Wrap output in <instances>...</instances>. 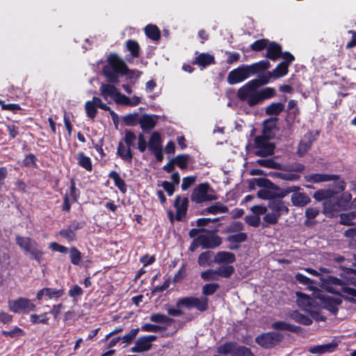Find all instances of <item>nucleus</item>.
I'll return each instance as SVG.
<instances>
[{"label": "nucleus", "mask_w": 356, "mask_h": 356, "mask_svg": "<svg viewBox=\"0 0 356 356\" xmlns=\"http://www.w3.org/2000/svg\"><path fill=\"white\" fill-rule=\"evenodd\" d=\"M335 306L342 302V298L353 301L356 297V270L335 266Z\"/></svg>", "instance_id": "obj_1"}, {"label": "nucleus", "mask_w": 356, "mask_h": 356, "mask_svg": "<svg viewBox=\"0 0 356 356\" xmlns=\"http://www.w3.org/2000/svg\"><path fill=\"white\" fill-rule=\"evenodd\" d=\"M296 296L298 305L311 314L316 312V306L327 308L331 312L334 309L332 298L326 296L321 291L316 292L314 298L300 292H297Z\"/></svg>", "instance_id": "obj_2"}, {"label": "nucleus", "mask_w": 356, "mask_h": 356, "mask_svg": "<svg viewBox=\"0 0 356 356\" xmlns=\"http://www.w3.org/2000/svg\"><path fill=\"white\" fill-rule=\"evenodd\" d=\"M258 81H250L238 90V97L250 106L259 104Z\"/></svg>", "instance_id": "obj_3"}, {"label": "nucleus", "mask_w": 356, "mask_h": 356, "mask_svg": "<svg viewBox=\"0 0 356 356\" xmlns=\"http://www.w3.org/2000/svg\"><path fill=\"white\" fill-rule=\"evenodd\" d=\"M314 197L323 202V213L327 217L334 216V191L331 189L319 190L316 191Z\"/></svg>", "instance_id": "obj_4"}, {"label": "nucleus", "mask_w": 356, "mask_h": 356, "mask_svg": "<svg viewBox=\"0 0 356 356\" xmlns=\"http://www.w3.org/2000/svg\"><path fill=\"white\" fill-rule=\"evenodd\" d=\"M217 199L214 191L208 184L197 186L191 195V200L196 203L212 201Z\"/></svg>", "instance_id": "obj_5"}, {"label": "nucleus", "mask_w": 356, "mask_h": 356, "mask_svg": "<svg viewBox=\"0 0 356 356\" xmlns=\"http://www.w3.org/2000/svg\"><path fill=\"white\" fill-rule=\"evenodd\" d=\"M16 241L24 251L31 255L36 260H40L42 251L38 248L37 243L28 237L17 236Z\"/></svg>", "instance_id": "obj_6"}, {"label": "nucleus", "mask_w": 356, "mask_h": 356, "mask_svg": "<svg viewBox=\"0 0 356 356\" xmlns=\"http://www.w3.org/2000/svg\"><path fill=\"white\" fill-rule=\"evenodd\" d=\"M10 311L19 314H28L35 309V305L31 300L19 298L8 302Z\"/></svg>", "instance_id": "obj_7"}, {"label": "nucleus", "mask_w": 356, "mask_h": 356, "mask_svg": "<svg viewBox=\"0 0 356 356\" xmlns=\"http://www.w3.org/2000/svg\"><path fill=\"white\" fill-rule=\"evenodd\" d=\"M252 74L248 65H241L231 71L227 76V82L234 85L248 79Z\"/></svg>", "instance_id": "obj_8"}, {"label": "nucleus", "mask_w": 356, "mask_h": 356, "mask_svg": "<svg viewBox=\"0 0 356 356\" xmlns=\"http://www.w3.org/2000/svg\"><path fill=\"white\" fill-rule=\"evenodd\" d=\"M282 339V335L277 332L263 334L256 338L258 344L264 348H269L278 343Z\"/></svg>", "instance_id": "obj_9"}, {"label": "nucleus", "mask_w": 356, "mask_h": 356, "mask_svg": "<svg viewBox=\"0 0 356 356\" xmlns=\"http://www.w3.org/2000/svg\"><path fill=\"white\" fill-rule=\"evenodd\" d=\"M195 241L197 245H202L204 248H213L221 244V238L211 233L199 235Z\"/></svg>", "instance_id": "obj_10"}, {"label": "nucleus", "mask_w": 356, "mask_h": 356, "mask_svg": "<svg viewBox=\"0 0 356 356\" xmlns=\"http://www.w3.org/2000/svg\"><path fill=\"white\" fill-rule=\"evenodd\" d=\"M282 58L284 61L280 63L277 67L272 71L273 78L277 79L286 75L288 72V67L290 63L294 60V57L292 54L288 52L282 54Z\"/></svg>", "instance_id": "obj_11"}, {"label": "nucleus", "mask_w": 356, "mask_h": 356, "mask_svg": "<svg viewBox=\"0 0 356 356\" xmlns=\"http://www.w3.org/2000/svg\"><path fill=\"white\" fill-rule=\"evenodd\" d=\"M155 335H147L139 337L135 342V346L131 348L132 353H142L149 350L152 342L156 339Z\"/></svg>", "instance_id": "obj_12"}, {"label": "nucleus", "mask_w": 356, "mask_h": 356, "mask_svg": "<svg viewBox=\"0 0 356 356\" xmlns=\"http://www.w3.org/2000/svg\"><path fill=\"white\" fill-rule=\"evenodd\" d=\"M188 206V199L186 197L177 196L174 207L176 209L175 219L177 220H182L185 217Z\"/></svg>", "instance_id": "obj_13"}, {"label": "nucleus", "mask_w": 356, "mask_h": 356, "mask_svg": "<svg viewBox=\"0 0 356 356\" xmlns=\"http://www.w3.org/2000/svg\"><path fill=\"white\" fill-rule=\"evenodd\" d=\"M257 181V184L259 186L264 187L263 188L260 189L257 195L259 198L264 199V200H272L273 199V193L269 191L268 187L273 186V184L268 181L266 179H255Z\"/></svg>", "instance_id": "obj_14"}, {"label": "nucleus", "mask_w": 356, "mask_h": 356, "mask_svg": "<svg viewBox=\"0 0 356 356\" xmlns=\"http://www.w3.org/2000/svg\"><path fill=\"white\" fill-rule=\"evenodd\" d=\"M99 91L103 98L108 103H111L115 99L119 92L115 86L107 83H102L100 86Z\"/></svg>", "instance_id": "obj_15"}, {"label": "nucleus", "mask_w": 356, "mask_h": 356, "mask_svg": "<svg viewBox=\"0 0 356 356\" xmlns=\"http://www.w3.org/2000/svg\"><path fill=\"white\" fill-rule=\"evenodd\" d=\"M63 295V291L61 289H54L51 288H44L37 293L36 298L40 300L44 297L47 299L58 298Z\"/></svg>", "instance_id": "obj_16"}, {"label": "nucleus", "mask_w": 356, "mask_h": 356, "mask_svg": "<svg viewBox=\"0 0 356 356\" xmlns=\"http://www.w3.org/2000/svg\"><path fill=\"white\" fill-rule=\"evenodd\" d=\"M235 255L229 252H218L214 257V262L218 264L229 265L235 261Z\"/></svg>", "instance_id": "obj_17"}, {"label": "nucleus", "mask_w": 356, "mask_h": 356, "mask_svg": "<svg viewBox=\"0 0 356 356\" xmlns=\"http://www.w3.org/2000/svg\"><path fill=\"white\" fill-rule=\"evenodd\" d=\"M268 207L272 212L278 213L279 216L288 212V208L284 202L277 199H272L269 201Z\"/></svg>", "instance_id": "obj_18"}, {"label": "nucleus", "mask_w": 356, "mask_h": 356, "mask_svg": "<svg viewBox=\"0 0 356 356\" xmlns=\"http://www.w3.org/2000/svg\"><path fill=\"white\" fill-rule=\"evenodd\" d=\"M334 350V344L332 343L316 345L310 346L308 348V351L314 355H323L327 353H331Z\"/></svg>", "instance_id": "obj_19"}, {"label": "nucleus", "mask_w": 356, "mask_h": 356, "mask_svg": "<svg viewBox=\"0 0 356 356\" xmlns=\"http://www.w3.org/2000/svg\"><path fill=\"white\" fill-rule=\"evenodd\" d=\"M108 61L115 72L124 73L127 70V67L123 60L115 55H111L108 57Z\"/></svg>", "instance_id": "obj_20"}, {"label": "nucleus", "mask_w": 356, "mask_h": 356, "mask_svg": "<svg viewBox=\"0 0 356 356\" xmlns=\"http://www.w3.org/2000/svg\"><path fill=\"white\" fill-rule=\"evenodd\" d=\"M161 135L158 132H153L148 140V148L151 152L162 148Z\"/></svg>", "instance_id": "obj_21"}, {"label": "nucleus", "mask_w": 356, "mask_h": 356, "mask_svg": "<svg viewBox=\"0 0 356 356\" xmlns=\"http://www.w3.org/2000/svg\"><path fill=\"white\" fill-rule=\"evenodd\" d=\"M139 123L143 130H149L155 127L156 118L153 115H144L140 118Z\"/></svg>", "instance_id": "obj_22"}, {"label": "nucleus", "mask_w": 356, "mask_h": 356, "mask_svg": "<svg viewBox=\"0 0 356 356\" xmlns=\"http://www.w3.org/2000/svg\"><path fill=\"white\" fill-rule=\"evenodd\" d=\"M291 202L294 206L304 207L309 203L310 198L304 193H295L291 195Z\"/></svg>", "instance_id": "obj_23"}, {"label": "nucleus", "mask_w": 356, "mask_h": 356, "mask_svg": "<svg viewBox=\"0 0 356 356\" xmlns=\"http://www.w3.org/2000/svg\"><path fill=\"white\" fill-rule=\"evenodd\" d=\"M75 159L78 164L88 171H91L92 165L90 157L86 156L83 152H79L75 155Z\"/></svg>", "instance_id": "obj_24"}, {"label": "nucleus", "mask_w": 356, "mask_h": 356, "mask_svg": "<svg viewBox=\"0 0 356 356\" xmlns=\"http://www.w3.org/2000/svg\"><path fill=\"white\" fill-rule=\"evenodd\" d=\"M281 47L275 43L270 42L267 46V57L271 60H276L281 56Z\"/></svg>", "instance_id": "obj_25"}, {"label": "nucleus", "mask_w": 356, "mask_h": 356, "mask_svg": "<svg viewBox=\"0 0 356 356\" xmlns=\"http://www.w3.org/2000/svg\"><path fill=\"white\" fill-rule=\"evenodd\" d=\"M312 135L309 133L305 135L303 138L300 140L298 152L300 155H303L310 147L312 143Z\"/></svg>", "instance_id": "obj_26"}, {"label": "nucleus", "mask_w": 356, "mask_h": 356, "mask_svg": "<svg viewBox=\"0 0 356 356\" xmlns=\"http://www.w3.org/2000/svg\"><path fill=\"white\" fill-rule=\"evenodd\" d=\"M118 154L124 161H131L132 154L131 152V147L127 146L124 144L120 143L118 148Z\"/></svg>", "instance_id": "obj_27"}, {"label": "nucleus", "mask_w": 356, "mask_h": 356, "mask_svg": "<svg viewBox=\"0 0 356 356\" xmlns=\"http://www.w3.org/2000/svg\"><path fill=\"white\" fill-rule=\"evenodd\" d=\"M146 35L152 40L157 41L161 38L160 30L156 25L149 24L145 26Z\"/></svg>", "instance_id": "obj_28"}, {"label": "nucleus", "mask_w": 356, "mask_h": 356, "mask_svg": "<svg viewBox=\"0 0 356 356\" xmlns=\"http://www.w3.org/2000/svg\"><path fill=\"white\" fill-rule=\"evenodd\" d=\"M97 103L95 101V97L90 101H87L85 104L86 115L88 118L93 120L97 112Z\"/></svg>", "instance_id": "obj_29"}, {"label": "nucleus", "mask_w": 356, "mask_h": 356, "mask_svg": "<svg viewBox=\"0 0 356 356\" xmlns=\"http://www.w3.org/2000/svg\"><path fill=\"white\" fill-rule=\"evenodd\" d=\"M109 177L112 179L114 182L115 185L119 188V190L122 192L125 193L127 191V186L124 181V180L120 177L119 174L115 171H112L109 173Z\"/></svg>", "instance_id": "obj_30"}, {"label": "nucleus", "mask_w": 356, "mask_h": 356, "mask_svg": "<svg viewBox=\"0 0 356 356\" xmlns=\"http://www.w3.org/2000/svg\"><path fill=\"white\" fill-rule=\"evenodd\" d=\"M333 178L332 175H328L325 174H312L306 177L308 181L313 183L323 182L332 180Z\"/></svg>", "instance_id": "obj_31"}, {"label": "nucleus", "mask_w": 356, "mask_h": 356, "mask_svg": "<svg viewBox=\"0 0 356 356\" xmlns=\"http://www.w3.org/2000/svg\"><path fill=\"white\" fill-rule=\"evenodd\" d=\"M213 253L210 251H207L202 253L198 257V264L200 266L206 267L211 265Z\"/></svg>", "instance_id": "obj_32"}, {"label": "nucleus", "mask_w": 356, "mask_h": 356, "mask_svg": "<svg viewBox=\"0 0 356 356\" xmlns=\"http://www.w3.org/2000/svg\"><path fill=\"white\" fill-rule=\"evenodd\" d=\"M356 211H353L340 215V222L346 225H351L355 224Z\"/></svg>", "instance_id": "obj_33"}, {"label": "nucleus", "mask_w": 356, "mask_h": 356, "mask_svg": "<svg viewBox=\"0 0 356 356\" xmlns=\"http://www.w3.org/2000/svg\"><path fill=\"white\" fill-rule=\"evenodd\" d=\"M227 207L221 204H219V203H217L216 204H213L208 208H207L205 209V211H204V214H207V213H211V214H218V213H226L227 211Z\"/></svg>", "instance_id": "obj_34"}, {"label": "nucleus", "mask_w": 356, "mask_h": 356, "mask_svg": "<svg viewBox=\"0 0 356 356\" xmlns=\"http://www.w3.org/2000/svg\"><path fill=\"white\" fill-rule=\"evenodd\" d=\"M213 57L208 54H202L196 58L195 63L200 66L205 67L213 61Z\"/></svg>", "instance_id": "obj_35"}, {"label": "nucleus", "mask_w": 356, "mask_h": 356, "mask_svg": "<svg viewBox=\"0 0 356 356\" xmlns=\"http://www.w3.org/2000/svg\"><path fill=\"white\" fill-rule=\"evenodd\" d=\"M252 74L270 67V63L268 60H261L252 65H248Z\"/></svg>", "instance_id": "obj_36"}, {"label": "nucleus", "mask_w": 356, "mask_h": 356, "mask_svg": "<svg viewBox=\"0 0 356 356\" xmlns=\"http://www.w3.org/2000/svg\"><path fill=\"white\" fill-rule=\"evenodd\" d=\"M217 273L219 277H229L234 271L233 266L229 265L223 264L216 269Z\"/></svg>", "instance_id": "obj_37"}, {"label": "nucleus", "mask_w": 356, "mask_h": 356, "mask_svg": "<svg viewBox=\"0 0 356 356\" xmlns=\"http://www.w3.org/2000/svg\"><path fill=\"white\" fill-rule=\"evenodd\" d=\"M257 163L264 167L273 168V169H281V165L276 163L271 159H261L257 161Z\"/></svg>", "instance_id": "obj_38"}, {"label": "nucleus", "mask_w": 356, "mask_h": 356, "mask_svg": "<svg viewBox=\"0 0 356 356\" xmlns=\"http://www.w3.org/2000/svg\"><path fill=\"white\" fill-rule=\"evenodd\" d=\"M259 103L264 99L271 98L275 95V90L273 88H266L261 90H258Z\"/></svg>", "instance_id": "obj_39"}, {"label": "nucleus", "mask_w": 356, "mask_h": 356, "mask_svg": "<svg viewBox=\"0 0 356 356\" xmlns=\"http://www.w3.org/2000/svg\"><path fill=\"white\" fill-rule=\"evenodd\" d=\"M284 108V106L282 103H273L266 108V112L268 115H278Z\"/></svg>", "instance_id": "obj_40"}, {"label": "nucleus", "mask_w": 356, "mask_h": 356, "mask_svg": "<svg viewBox=\"0 0 356 356\" xmlns=\"http://www.w3.org/2000/svg\"><path fill=\"white\" fill-rule=\"evenodd\" d=\"M195 298L193 297H186L179 299L177 302V306L179 308L186 307L187 309H191L194 307Z\"/></svg>", "instance_id": "obj_41"}, {"label": "nucleus", "mask_w": 356, "mask_h": 356, "mask_svg": "<svg viewBox=\"0 0 356 356\" xmlns=\"http://www.w3.org/2000/svg\"><path fill=\"white\" fill-rule=\"evenodd\" d=\"M275 146L270 143H264L261 149L257 152V155L265 156L273 154Z\"/></svg>", "instance_id": "obj_42"}, {"label": "nucleus", "mask_w": 356, "mask_h": 356, "mask_svg": "<svg viewBox=\"0 0 356 356\" xmlns=\"http://www.w3.org/2000/svg\"><path fill=\"white\" fill-rule=\"evenodd\" d=\"M189 161V156L186 154H180L177 156L173 162L177 165L180 169L184 170L186 169L188 166Z\"/></svg>", "instance_id": "obj_43"}, {"label": "nucleus", "mask_w": 356, "mask_h": 356, "mask_svg": "<svg viewBox=\"0 0 356 356\" xmlns=\"http://www.w3.org/2000/svg\"><path fill=\"white\" fill-rule=\"evenodd\" d=\"M236 344L234 343H227L220 346L218 348V353L219 354L227 355L229 354L232 356L234 355V351Z\"/></svg>", "instance_id": "obj_44"}, {"label": "nucleus", "mask_w": 356, "mask_h": 356, "mask_svg": "<svg viewBox=\"0 0 356 356\" xmlns=\"http://www.w3.org/2000/svg\"><path fill=\"white\" fill-rule=\"evenodd\" d=\"M321 286L325 291L330 292V293H334V279L332 277H329L328 278H325L324 277H321Z\"/></svg>", "instance_id": "obj_45"}, {"label": "nucleus", "mask_w": 356, "mask_h": 356, "mask_svg": "<svg viewBox=\"0 0 356 356\" xmlns=\"http://www.w3.org/2000/svg\"><path fill=\"white\" fill-rule=\"evenodd\" d=\"M139 115L137 113L128 114L123 118V122L126 125L134 126L139 122Z\"/></svg>", "instance_id": "obj_46"}, {"label": "nucleus", "mask_w": 356, "mask_h": 356, "mask_svg": "<svg viewBox=\"0 0 356 356\" xmlns=\"http://www.w3.org/2000/svg\"><path fill=\"white\" fill-rule=\"evenodd\" d=\"M127 48L131 52L134 57H138L139 55L140 47L137 42L129 40L127 42Z\"/></svg>", "instance_id": "obj_47"}, {"label": "nucleus", "mask_w": 356, "mask_h": 356, "mask_svg": "<svg viewBox=\"0 0 356 356\" xmlns=\"http://www.w3.org/2000/svg\"><path fill=\"white\" fill-rule=\"evenodd\" d=\"M30 321L32 323H43L47 324L49 321V318L47 317V313H43L42 314H32L30 316Z\"/></svg>", "instance_id": "obj_48"}, {"label": "nucleus", "mask_w": 356, "mask_h": 356, "mask_svg": "<svg viewBox=\"0 0 356 356\" xmlns=\"http://www.w3.org/2000/svg\"><path fill=\"white\" fill-rule=\"evenodd\" d=\"M201 277L204 281L218 280L219 278L216 269V270L209 269V270H207L205 271L202 272Z\"/></svg>", "instance_id": "obj_49"}, {"label": "nucleus", "mask_w": 356, "mask_h": 356, "mask_svg": "<svg viewBox=\"0 0 356 356\" xmlns=\"http://www.w3.org/2000/svg\"><path fill=\"white\" fill-rule=\"evenodd\" d=\"M233 356H253L249 348L236 344Z\"/></svg>", "instance_id": "obj_50"}, {"label": "nucleus", "mask_w": 356, "mask_h": 356, "mask_svg": "<svg viewBox=\"0 0 356 356\" xmlns=\"http://www.w3.org/2000/svg\"><path fill=\"white\" fill-rule=\"evenodd\" d=\"M70 257L71 262L74 265L79 264L81 259V254L76 248H70Z\"/></svg>", "instance_id": "obj_51"}, {"label": "nucleus", "mask_w": 356, "mask_h": 356, "mask_svg": "<svg viewBox=\"0 0 356 356\" xmlns=\"http://www.w3.org/2000/svg\"><path fill=\"white\" fill-rule=\"evenodd\" d=\"M136 139V136L134 132L131 131H126L124 134V140L127 146L129 147H134L135 140Z\"/></svg>", "instance_id": "obj_52"}, {"label": "nucleus", "mask_w": 356, "mask_h": 356, "mask_svg": "<svg viewBox=\"0 0 356 356\" xmlns=\"http://www.w3.org/2000/svg\"><path fill=\"white\" fill-rule=\"evenodd\" d=\"M208 300L207 298H195L194 307L200 311H204L207 309Z\"/></svg>", "instance_id": "obj_53"}, {"label": "nucleus", "mask_w": 356, "mask_h": 356, "mask_svg": "<svg viewBox=\"0 0 356 356\" xmlns=\"http://www.w3.org/2000/svg\"><path fill=\"white\" fill-rule=\"evenodd\" d=\"M247 235L243 232L233 234L228 236V241L234 243H241L246 240Z\"/></svg>", "instance_id": "obj_54"}, {"label": "nucleus", "mask_w": 356, "mask_h": 356, "mask_svg": "<svg viewBox=\"0 0 356 356\" xmlns=\"http://www.w3.org/2000/svg\"><path fill=\"white\" fill-rule=\"evenodd\" d=\"M150 320L159 323H168L170 321V319L168 316L161 314H154L151 315Z\"/></svg>", "instance_id": "obj_55"}, {"label": "nucleus", "mask_w": 356, "mask_h": 356, "mask_svg": "<svg viewBox=\"0 0 356 356\" xmlns=\"http://www.w3.org/2000/svg\"><path fill=\"white\" fill-rule=\"evenodd\" d=\"M292 317L296 321L304 325H310L312 322L311 318L298 312H295Z\"/></svg>", "instance_id": "obj_56"}, {"label": "nucleus", "mask_w": 356, "mask_h": 356, "mask_svg": "<svg viewBox=\"0 0 356 356\" xmlns=\"http://www.w3.org/2000/svg\"><path fill=\"white\" fill-rule=\"evenodd\" d=\"M243 225L238 221H234L228 225L226 228L227 232L235 233L238 232L243 229Z\"/></svg>", "instance_id": "obj_57"}, {"label": "nucleus", "mask_w": 356, "mask_h": 356, "mask_svg": "<svg viewBox=\"0 0 356 356\" xmlns=\"http://www.w3.org/2000/svg\"><path fill=\"white\" fill-rule=\"evenodd\" d=\"M272 327L275 330H293V327L285 322L278 321L272 324Z\"/></svg>", "instance_id": "obj_58"}, {"label": "nucleus", "mask_w": 356, "mask_h": 356, "mask_svg": "<svg viewBox=\"0 0 356 356\" xmlns=\"http://www.w3.org/2000/svg\"><path fill=\"white\" fill-rule=\"evenodd\" d=\"M218 284H207L203 286L202 293L205 296L212 295L218 288Z\"/></svg>", "instance_id": "obj_59"}, {"label": "nucleus", "mask_w": 356, "mask_h": 356, "mask_svg": "<svg viewBox=\"0 0 356 356\" xmlns=\"http://www.w3.org/2000/svg\"><path fill=\"white\" fill-rule=\"evenodd\" d=\"M280 216H279L278 213H274L271 211L270 213H268L265 215L264 220L267 223L275 224L277 222Z\"/></svg>", "instance_id": "obj_60"}, {"label": "nucleus", "mask_w": 356, "mask_h": 356, "mask_svg": "<svg viewBox=\"0 0 356 356\" xmlns=\"http://www.w3.org/2000/svg\"><path fill=\"white\" fill-rule=\"evenodd\" d=\"M245 222L250 226L257 227L260 224V217L256 215L248 216L245 218Z\"/></svg>", "instance_id": "obj_61"}, {"label": "nucleus", "mask_w": 356, "mask_h": 356, "mask_svg": "<svg viewBox=\"0 0 356 356\" xmlns=\"http://www.w3.org/2000/svg\"><path fill=\"white\" fill-rule=\"evenodd\" d=\"M196 181V177L194 176H189L184 177L182 180L181 188L183 191L188 189Z\"/></svg>", "instance_id": "obj_62"}, {"label": "nucleus", "mask_w": 356, "mask_h": 356, "mask_svg": "<svg viewBox=\"0 0 356 356\" xmlns=\"http://www.w3.org/2000/svg\"><path fill=\"white\" fill-rule=\"evenodd\" d=\"M268 46V40H259L255 41L252 45L251 48L254 51H260L263 49L264 47L267 48Z\"/></svg>", "instance_id": "obj_63"}, {"label": "nucleus", "mask_w": 356, "mask_h": 356, "mask_svg": "<svg viewBox=\"0 0 356 356\" xmlns=\"http://www.w3.org/2000/svg\"><path fill=\"white\" fill-rule=\"evenodd\" d=\"M129 98L124 95L121 94L120 92H118L115 99L113 100L116 104L129 106Z\"/></svg>", "instance_id": "obj_64"}]
</instances>
